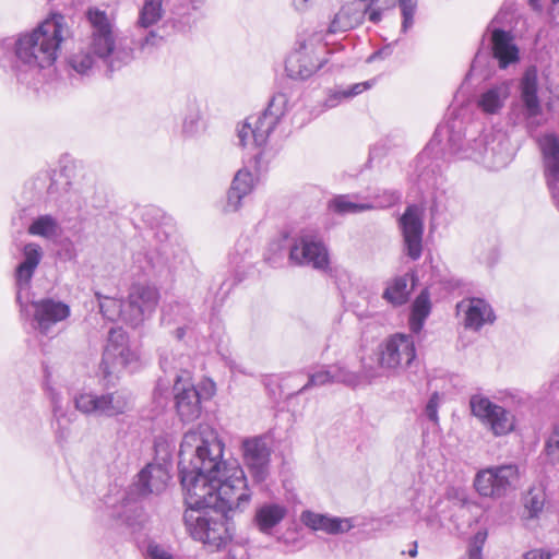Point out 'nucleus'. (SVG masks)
<instances>
[{
    "label": "nucleus",
    "instance_id": "f257e3e1",
    "mask_svg": "<svg viewBox=\"0 0 559 559\" xmlns=\"http://www.w3.org/2000/svg\"><path fill=\"white\" fill-rule=\"evenodd\" d=\"M224 444L209 425L185 433L179 449V475L186 510L236 508L243 511L251 490L237 461H223Z\"/></svg>",
    "mask_w": 559,
    "mask_h": 559
},
{
    "label": "nucleus",
    "instance_id": "f03ea898",
    "mask_svg": "<svg viewBox=\"0 0 559 559\" xmlns=\"http://www.w3.org/2000/svg\"><path fill=\"white\" fill-rule=\"evenodd\" d=\"M62 15H53L29 31L0 37V68L21 83H29L52 67L68 29Z\"/></svg>",
    "mask_w": 559,
    "mask_h": 559
},
{
    "label": "nucleus",
    "instance_id": "7ed1b4c3",
    "mask_svg": "<svg viewBox=\"0 0 559 559\" xmlns=\"http://www.w3.org/2000/svg\"><path fill=\"white\" fill-rule=\"evenodd\" d=\"M86 20L91 26L90 41L86 45L92 52L102 60L110 71L120 69L133 59L131 40L118 37L114 23L107 13L97 8H90Z\"/></svg>",
    "mask_w": 559,
    "mask_h": 559
},
{
    "label": "nucleus",
    "instance_id": "20e7f679",
    "mask_svg": "<svg viewBox=\"0 0 559 559\" xmlns=\"http://www.w3.org/2000/svg\"><path fill=\"white\" fill-rule=\"evenodd\" d=\"M235 511L239 510L227 507L186 510L183 522L193 539L202 542L212 550H219L231 539L228 520Z\"/></svg>",
    "mask_w": 559,
    "mask_h": 559
},
{
    "label": "nucleus",
    "instance_id": "39448f33",
    "mask_svg": "<svg viewBox=\"0 0 559 559\" xmlns=\"http://www.w3.org/2000/svg\"><path fill=\"white\" fill-rule=\"evenodd\" d=\"M72 400L75 411L90 417L112 418L127 414L133 407L131 393L124 389L103 393L81 391Z\"/></svg>",
    "mask_w": 559,
    "mask_h": 559
},
{
    "label": "nucleus",
    "instance_id": "423d86ee",
    "mask_svg": "<svg viewBox=\"0 0 559 559\" xmlns=\"http://www.w3.org/2000/svg\"><path fill=\"white\" fill-rule=\"evenodd\" d=\"M288 104L285 93L275 94L266 109L260 115L250 116L238 129V139L241 146H247L250 141L257 147L264 145L284 116Z\"/></svg>",
    "mask_w": 559,
    "mask_h": 559
},
{
    "label": "nucleus",
    "instance_id": "0eeeda50",
    "mask_svg": "<svg viewBox=\"0 0 559 559\" xmlns=\"http://www.w3.org/2000/svg\"><path fill=\"white\" fill-rule=\"evenodd\" d=\"M476 150L468 155L476 163L485 167L499 170L511 163L515 155V147L510 138L502 131H496L490 134H479L474 139Z\"/></svg>",
    "mask_w": 559,
    "mask_h": 559
},
{
    "label": "nucleus",
    "instance_id": "6e6552de",
    "mask_svg": "<svg viewBox=\"0 0 559 559\" xmlns=\"http://www.w3.org/2000/svg\"><path fill=\"white\" fill-rule=\"evenodd\" d=\"M469 408L495 437L508 436L515 429V415L503 406L493 403L487 396L474 394L469 397Z\"/></svg>",
    "mask_w": 559,
    "mask_h": 559
},
{
    "label": "nucleus",
    "instance_id": "1a4fd4ad",
    "mask_svg": "<svg viewBox=\"0 0 559 559\" xmlns=\"http://www.w3.org/2000/svg\"><path fill=\"white\" fill-rule=\"evenodd\" d=\"M519 479V466L513 463L491 466L477 472L474 479L476 491L486 498H501Z\"/></svg>",
    "mask_w": 559,
    "mask_h": 559
},
{
    "label": "nucleus",
    "instance_id": "9d476101",
    "mask_svg": "<svg viewBox=\"0 0 559 559\" xmlns=\"http://www.w3.org/2000/svg\"><path fill=\"white\" fill-rule=\"evenodd\" d=\"M378 366L395 370L408 367L416 358V347L412 335L395 333L377 347Z\"/></svg>",
    "mask_w": 559,
    "mask_h": 559
},
{
    "label": "nucleus",
    "instance_id": "9b49d317",
    "mask_svg": "<svg viewBox=\"0 0 559 559\" xmlns=\"http://www.w3.org/2000/svg\"><path fill=\"white\" fill-rule=\"evenodd\" d=\"M136 360L138 354L130 348L127 333L121 328H111L100 362L104 377H110Z\"/></svg>",
    "mask_w": 559,
    "mask_h": 559
},
{
    "label": "nucleus",
    "instance_id": "f8f14e48",
    "mask_svg": "<svg viewBox=\"0 0 559 559\" xmlns=\"http://www.w3.org/2000/svg\"><path fill=\"white\" fill-rule=\"evenodd\" d=\"M466 133L467 128L463 120L459 118L449 119L444 124L438 126L428 147L420 154V160L428 154V150L432 148L436 142L440 143L444 136H447L445 147L451 155L461 159H472L468 153L476 150L477 145L474 144L476 136H472V133L468 132L469 138L466 139Z\"/></svg>",
    "mask_w": 559,
    "mask_h": 559
},
{
    "label": "nucleus",
    "instance_id": "ddd939ff",
    "mask_svg": "<svg viewBox=\"0 0 559 559\" xmlns=\"http://www.w3.org/2000/svg\"><path fill=\"white\" fill-rule=\"evenodd\" d=\"M289 261L295 265H307L318 271L330 267L329 250L320 237L312 234H301L289 249Z\"/></svg>",
    "mask_w": 559,
    "mask_h": 559
},
{
    "label": "nucleus",
    "instance_id": "4468645a",
    "mask_svg": "<svg viewBox=\"0 0 559 559\" xmlns=\"http://www.w3.org/2000/svg\"><path fill=\"white\" fill-rule=\"evenodd\" d=\"M159 300L155 286L133 284L124 299V322L132 328L139 326L154 313Z\"/></svg>",
    "mask_w": 559,
    "mask_h": 559
},
{
    "label": "nucleus",
    "instance_id": "2eb2a0df",
    "mask_svg": "<svg viewBox=\"0 0 559 559\" xmlns=\"http://www.w3.org/2000/svg\"><path fill=\"white\" fill-rule=\"evenodd\" d=\"M313 38L298 37L294 50L285 61L287 75L294 80H307L329 62L328 59L316 58Z\"/></svg>",
    "mask_w": 559,
    "mask_h": 559
},
{
    "label": "nucleus",
    "instance_id": "dca6fc26",
    "mask_svg": "<svg viewBox=\"0 0 559 559\" xmlns=\"http://www.w3.org/2000/svg\"><path fill=\"white\" fill-rule=\"evenodd\" d=\"M175 408L183 423L198 419L202 413V396L192 383L189 372L176 374L173 386Z\"/></svg>",
    "mask_w": 559,
    "mask_h": 559
},
{
    "label": "nucleus",
    "instance_id": "f3484780",
    "mask_svg": "<svg viewBox=\"0 0 559 559\" xmlns=\"http://www.w3.org/2000/svg\"><path fill=\"white\" fill-rule=\"evenodd\" d=\"M34 309L32 326L44 336L52 337L56 335L58 323L70 317V307L52 298H43L32 302Z\"/></svg>",
    "mask_w": 559,
    "mask_h": 559
},
{
    "label": "nucleus",
    "instance_id": "a211bd4d",
    "mask_svg": "<svg viewBox=\"0 0 559 559\" xmlns=\"http://www.w3.org/2000/svg\"><path fill=\"white\" fill-rule=\"evenodd\" d=\"M544 168V178L551 200L559 211V138L555 133H546L537 139Z\"/></svg>",
    "mask_w": 559,
    "mask_h": 559
},
{
    "label": "nucleus",
    "instance_id": "6ab92c4d",
    "mask_svg": "<svg viewBox=\"0 0 559 559\" xmlns=\"http://www.w3.org/2000/svg\"><path fill=\"white\" fill-rule=\"evenodd\" d=\"M243 464L255 484L270 475L271 449L264 437L247 438L241 443Z\"/></svg>",
    "mask_w": 559,
    "mask_h": 559
},
{
    "label": "nucleus",
    "instance_id": "aec40b11",
    "mask_svg": "<svg viewBox=\"0 0 559 559\" xmlns=\"http://www.w3.org/2000/svg\"><path fill=\"white\" fill-rule=\"evenodd\" d=\"M406 255L417 261L423 252L424 219L423 211L416 204L408 205L399 218Z\"/></svg>",
    "mask_w": 559,
    "mask_h": 559
},
{
    "label": "nucleus",
    "instance_id": "412c9836",
    "mask_svg": "<svg viewBox=\"0 0 559 559\" xmlns=\"http://www.w3.org/2000/svg\"><path fill=\"white\" fill-rule=\"evenodd\" d=\"M170 479V475L165 463H148L138 474V480L130 486L129 490L141 498L150 495H159Z\"/></svg>",
    "mask_w": 559,
    "mask_h": 559
},
{
    "label": "nucleus",
    "instance_id": "4be33fe9",
    "mask_svg": "<svg viewBox=\"0 0 559 559\" xmlns=\"http://www.w3.org/2000/svg\"><path fill=\"white\" fill-rule=\"evenodd\" d=\"M334 381L352 389L360 385L370 384L378 376L377 369L368 364L364 357H360L359 370H350L344 361H337L332 365Z\"/></svg>",
    "mask_w": 559,
    "mask_h": 559
},
{
    "label": "nucleus",
    "instance_id": "5701e85b",
    "mask_svg": "<svg viewBox=\"0 0 559 559\" xmlns=\"http://www.w3.org/2000/svg\"><path fill=\"white\" fill-rule=\"evenodd\" d=\"M48 395L52 411L51 427L56 439L59 442H66L71 435L70 425L75 420L76 415L69 409L68 404L63 402L62 395L59 392L49 388Z\"/></svg>",
    "mask_w": 559,
    "mask_h": 559
},
{
    "label": "nucleus",
    "instance_id": "b1692460",
    "mask_svg": "<svg viewBox=\"0 0 559 559\" xmlns=\"http://www.w3.org/2000/svg\"><path fill=\"white\" fill-rule=\"evenodd\" d=\"M300 521L312 531H322L330 535L344 534L354 527L353 519L350 518L331 516L310 510L301 512Z\"/></svg>",
    "mask_w": 559,
    "mask_h": 559
},
{
    "label": "nucleus",
    "instance_id": "393cba45",
    "mask_svg": "<svg viewBox=\"0 0 559 559\" xmlns=\"http://www.w3.org/2000/svg\"><path fill=\"white\" fill-rule=\"evenodd\" d=\"M492 57L498 61L500 69H507L520 59V51L514 43L511 32L493 28L490 34Z\"/></svg>",
    "mask_w": 559,
    "mask_h": 559
},
{
    "label": "nucleus",
    "instance_id": "a878e982",
    "mask_svg": "<svg viewBox=\"0 0 559 559\" xmlns=\"http://www.w3.org/2000/svg\"><path fill=\"white\" fill-rule=\"evenodd\" d=\"M457 311L464 312V325L467 329L478 331L486 323H492L496 319L490 305L481 298H471L457 304Z\"/></svg>",
    "mask_w": 559,
    "mask_h": 559
},
{
    "label": "nucleus",
    "instance_id": "bb28decb",
    "mask_svg": "<svg viewBox=\"0 0 559 559\" xmlns=\"http://www.w3.org/2000/svg\"><path fill=\"white\" fill-rule=\"evenodd\" d=\"M22 255L23 259L14 271L15 285L19 290L29 288L32 278L43 259L44 252L39 245L28 242L24 245Z\"/></svg>",
    "mask_w": 559,
    "mask_h": 559
},
{
    "label": "nucleus",
    "instance_id": "cd10ccee",
    "mask_svg": "<svg viewBox=\"0 0 559 559\" xmlns=\"http://www.w3.org/2000/svg\"><path fill=\"white\" fill-rule=\"evenodd\" d=\"M66 192L69 194V201H71L70 207H67L66 211L81 218L90 216L93 210L103 209L106 203L104 195L93 187L81 192L69 190H66Z\"/></svg>",
    "mask_w": 559,
    "mask_h": 559
},
{
    "label": "nucleus",
    "instance_id": "c85d7f7f",
    "mask_svg": "<svg viewBox=\"0 0 559 559\" xmlns=\"http://www.w3.org/2000/svg\"><path fill=\"white\" fill-rule=\"evenodd\" d=\"M286 506L277 502H264L255 508L253 524L263 534L270 535L287 515Z\"/></svg>",
    "mask_w": 559,
    "mask_h": 559
},
{
    "label": "nucleus",
    "instance_id": "c756f323",
    "mask_svg": "<svg viewBox=\"0 0 559 559\" xmlns=\"http://www.w3.org/2000/svg\"><path fill=\"white\" fill-rule=\"evenodd\" d=\"M142 499L133 490H128L118 513L120 520L134 532L140 530L147 521Z\"/></svg>",
    "mask_w": 559,
    "mask_h": 559
},
{
    "label": "nucleus",
    "instance_id": "7c9ffc66",
    "mask_svg": "<svg viewBox=\"0 0 559 559\" xmlns=\"http://www.w3.org/2000/svg\"><path fill=\"white\" fill-rule=\"evenodd\" d=\"M511 93V84L502 81L486 88L478 97V108L487 115L498 114Z\"/></svg>",
    "mask_w": 559,
    "mask_h": 559
},
{
    "label": "nucleus",
    "instance_id": "2f4dec72",
    "mask_svg": "<svg viewBox=\"0 0 559 559\" xmlns=\"http://www.w3.org/2000/svg\"><path fill=\"white\" fill-rule=\"evenodd\" d=\"M252 188L253 177L251 173L246 169L238 170L227 192L225 212L238 211L241 206V200L252 191Z\"/></svg>",
    "mask_w": 559,
    "mask_h": 559
},
{
    "label": "nucleus",
    "instance_id": "473e14b6",
    "mask_svg": "<svg viewBox=\"0 0 559 559\" xmlns=\"http://www.w3.org/2000/svg\"><path fill=\"white\" fill-rule=\"evenodd\" d=\"M537 92L538 82L536 73L527 71L521 81V100L526 119L535 118L542 114V105Z\"/></svg>",
    "mask_w": 559,
    "mask_h": 559
},
{
    "label": "nucleus",
    "instance_id": "72a5a7b5",
    "mask_svg": "<svg viewBox=\"0 0 559 559\" xmlns=\"http://www.w3.org/2000/svg\"><path fill=\"white\" fill-rule=\"evenodd\" d=\"M206 0H180L178 4H175L170 12L171 16L169 23L177 32H187L191 28L192 21L190 10H200Z\"/></svg>",
    "mask_w": 559,
    "mask_h": 559
},
{
    "label": "nucleus",
    "instance_id": "f704fd0d",
    "mask_svg": "<svg viewBox=\"0 0 559 559\" xmlns=\"http://www.w3.org/2000/svg\"><path fill=\"white\" fill-rule=\"evenodd\" d=\"M415 281V274H404L395 277L384 289L383 299L393 306H402L407 302L412 288L408 289V282Z\"/></svg>",
    "mask_w": 559,
    "mask_h": 559
},
{
    "label": "nucleus",
    "instance_id": "c9c22d12",
    "mask_svg": "<svg viewBox=\"0 0 559 559\" xmlns=\"http://www.w3.org/2000/svg\"><path fill=\"white\" fill-rule=\"evenodd\" d=\"M97 60H99L87 46L81 47L72 52L68 59V66L71 70L81 76H88L93 73Z\"/></svg>",
    "mask_w": 559,
    "mask_h": 559
},
{
    "label": "nucleus",
    "instance_id": "e433bc0d",
    "mask_svg": "<svg viewBox=\"0 0 559 559\" xmlns=\"http://www.w3.org/2000/svg\"><path fill=\"white\" fill-rule=\"evenodd\" d=\"M431 311V304L429 293L427 289L420 292V294L414 300L411 318L409 329L413 333H419L425 324Z\"/></svg>",
    "mask_w": 559,
    "mask_h": 559
},
{
    "label": "nucleus",
    "instance_id": "4c0bfd02",
    "mask_svg": "<svg viewBox=\"0 0 559 559\" xmlns=\"http://www.w3.org/2000/svg\"><path fill=\"white\" fill-rule=\"evenodd\" d=\"M376 206L371 203H357L350 200L348 194H340L332 198L328 203V209L337 215L356 214L369 210H373Z\"/></svg>",
    "mask_w": 559,
    "mask_h": 559
},
{
    "label": "nucleus",
    "instance_id": "58836bf2",
    "mask_svg": "<svg viewBox=\"0 0 559 559\" xmlns=\"http://www.w3.org/2000/svg\"><path fill=\"white\" fill-rule=\"evenodd\" d=\"M163 0H145L136 21L138 27L148 28L155 25L163 16Z\"/></svg>",
    "mask_w": 559,
    "mask_h": 559
},
{
    "label": "nucleus",
    "instance_id": "ea45409f",
    "mask_svg": "<svg viewBox=\"0 0 559 559\" xmlns=\"http://www.w3.org/2000/svg\"><path fill=\"white\" fill-rule=\"evenodd\" d=\"M59 225L55 217L51 215H40L33 221L28 227V233L34 236H40L44 238H52L57 235Z\"/></svg>",
    "mask_w": 559,
    "mask_h": 559
},
{
    "label": "nucleus",
    "instance_id": "a19ab883",
    "mask_svg": "<svg viewBox=\"0 0 559 559\" xmlns=\"http://www.w3.org/2000/svg\"><path fill=\"white\" fill-rule=\"evenodd\" d=\"M386 7H394L399 3L402 14L401 32L406 34L414 25V15L418 0H382Z\"/></svg>",
    "mask_w": 559,
    "mask_h": 559
},
{
    "label": "nucleus",
    "instance_id": "79ce46f5",
    "mask_svg": "<svg viewBox=\"0 0 559 559\" xmlns=\"http://www.w3.org/2000/svg\"><path fill=\"white\" fill-rule=\"evenodd\" d=\"M333 383H335V381L332 365H322L319 369L309 373L307 383L298 391V393H305L313 386H323Z\"/></svg>",
    "mask_w": 559,
    "mask_h": 559
},
{
    "label": "nucleus",
    "instance_id": "37998d69",
    "mask_svg": "<svg viewBox=\"0 0 559 559\" xmlns=\"http://www.w3.org/2000/svg\"><path fill=\"white\" fill-rule=\"evenodd\" d=\"M99 300V310L102 314L109 321L120 318L124 322V300L103 297L97 295Z\"/></svg>",
    "mask_w": 559,
    "mask_h": 559
},
{
    "label": "nucleus",
    "instance_id": "c03bdc74",
    "mask_svg": "<svg viewBox=\"0 0 559 559\" xmlns=\"http://www.w3.org/2000/svg\"><path fill=\"white\" fill-rule=\"evenodd\" d=\"M546 501V495L542 489L533 488L524 497L526 518L534 519L542 513Z\"/></svg>",
    "mask_w": 559,
    "mask_h": 559
},
{
    "label": "nucleus",
    "instance_id": "a18cd8bd",
    "mask_svg": "<svg viewBox=\"0 0 559 559\" xmlns=\"http://www.w3.org/2000/svg\"><path fill=\"white\" fill-rule=\"evenodd\" d=\"M201 112L199 105L193 100L188 104L183 117L182 132L188 136L195 135L200 130Z\"/></svg>",
    "mask_w": 559,
    "mask_h": 559
},
{
    "label": "nucleus",
    "instance_id": "49530a36",
    "mask_svg": "<svg viewBox=\"0 0 559 559\" xmlns=\"http://www.w3.org/2000/svg\"><path fill=\"white\" fill-rule=\"evenodd\" d=\"M179 318L187 321L191 320V309L188 305L176 301L174 304H169L166 308L163 309L164 322H180Z\"/></svg>",
    "mask_w": 559,
    "mask_h": 559
},
{
    "label": "nucleus",
    "instance_id": "de8ad7c7",
    "mask_svg": "<svg viewBox=\"0 0 559 559\" xmlns=\"http://www.w3.org/2000/svg\"><path fill=\"white\" fill-rule=\"evenodd\" d=\"M155 267V262L151 253L138 251L132 255V269L135 275L148 274Z\"/></svg>",
    "mask_w": 559,
    "mask_h": 559
},
{
    "label": "nucleus",
    "instance_id": "09e8293b",
    "mask_svg": "<svg viewBox=\"0 0 559 559\" xmlns=\"http://www.w3.org/2000/svg\"><path fill=\"white\" fill-rule=\"evenodd\" d=\"M353 27V24L344 10H341L335 14L333 21L330 23L328 33L336 34L338 32H345Z\"/></svg>",
    "mask_w": 559,
    "mask_h": 559
},
{
    "label": "nucleus",
    "instance_id": "8fccbe9b",
    "mask_svg": "<svg viewBox=\"0 0 559 559\" xmlns=\"http://www.w3.org/2000/svg\"><path fill=\"white\" fill-rule=\"evenodd\" d=\"M440 404V395L438 392H433L424 409V415L427 417L428 420L433 423L435 425L439 424V416H438V408Z\"/></svg>",
    "mask_w": 559,
    "mask_h": 559
},
{
    "label": "nucleus",
    "instance_id": "3c124183",
    "mask_svg": "<svg viewBox=\"0 0 559 559\" xmlns=\"http://www.w3.org/2000/svg\"><path fill=\"white\" fill-rule=\"evenodd\" d=\"M45 178L50 180V183L47 188V193L51 199H56L60 191V186L66 189V187L70 186V182L61 175H55L50 177L48 174H45Z\"/></svg>",
    "mask_w": 559,
    "mask_h": 559
},
{
    "label": "nucleus",
    "instance_id": "603ef678",
    "mask_svg": "<svg viewBox=\"0 0 559 559\" xmlns=\"http://www.w3.org/2000/svg\"><path fill=\"white\" fill-rule=\"evenodd\" d=\"M546 452L554 459H559V423L554 427V430L546 442Z\"/></svg>",
    "mask_w": 559,
    "mask_h": 559
},
{
    "label": "nucleus",
    "instance_id": "864d4df0",
    "mask_svg": "<svg viewBox=\"0 0 559 559\" xmlns=\"http://www.w3.org/2000/svg\"><path fill=\"white\" fill-rule=\"evenodd\" d=\"M371 85L372 84L370 81L353 84L346 88H343V97L346 99L353 98L370 88Z\"/></svg>",
    "mask_w": 559,
    "mask_h": 559
},
{
    "label": "nucleus",
    "instance_id": "5fc2aeb1",
    "mask_svg": "<svg viewBox=\"0 0 559 559\" xmlns=\"http://www.w3.org/2000/svg\"><path fill=\"white\" fill-rule=\"evenodd\" d=\"M163 38L158 36L155 32L151 31L147 35L139 40V46L141 50H146L151 47L156 46Z\"/></svg>",
    "mask_w": 559,
    "mask_h": 559
},
{
    "label": "nucleus",
    "instance_id": "6e6d98bb",
    "mask_svg": "<svg viewBox=\"0 0 559 559\" xmlns=\"http://www.w3.org/2000/svg\"><path fill=\"white\" fill-rule=\"evenodd\" d=\"M147 554L150 559H175L170 552L158 545H150Z\"/></svg>",
    "mask_w": 559,
    "mask_h": 559
},
{
    "label": "nucleus",
    "instance_id": "4d7b16f0",
    "mask_svg": "<svg viewBox=\"0 0 559 559\" xmlns=\"http://www.w3.org/2000/svg\"><path fill=\"white\" fill-rule=\"evenodd\" d=\"M343 99V90H333L330 91L328 97L325 98L323 106L328 109L336 107Z\"/></svg>",
    "mask_w": 559,
    "mask_h": 559
},
{
    "label": "nucleus",
    "instance_id": "13d9d810",
    "mask_svg": "<svg viewBox=\"0 0 559 559\" xmlns=\"http://www.w3.org/2000/svg\"><path fill=\"white\" fill-rule=\"evenodd\" d=\"M396 43H397V40H395L392 44H389V45L384 46L383 48L379 49L378 51L373 52L369 57L368 61H372L376 59H384V58L389 57L392 53L393 45H395Z\"/></svg>",
    "mask_w": 559,
    "mask_h": 559
},
{
    "label": "nucleus",
    "instance_id": "bf43d9fd",
    "mask_svg": "<svg viewBox=\"0 0 559 559\" xmlns=\"http://www.w3.org/2000/svg\"><path fill=\"white\" fill-rule=\"evenodd\" d=\"M551 555L549 551L543 549H533L527 551L523 559H550Z\"/></svg>",
    "mask_w": 559,
    "mask_h": 559
},
{
    "label": "nucleus",
    "instance_id": "052dcab7",
    "mask_svg": "<svg viewBox=\"0 0 559 559\" xmlns=\"http://www.w3.org/2000/svg\"><path fill=\"white\" fill-rule=\"evenodd\" d=\"M481 544L478 545L477 540L469 545L466 559H483L481 557Z\"/></svg>",
    "mask_w": 559,
    "mask_h": 559
},
{
    "label": "nucleus",
    "instance_id": "680f3d73",
    "mask_svg": "<svg viewBox=\"0 0 559 559\" xmlns=\"http://www.w3.org/2000/svg\"><path fill=\"white\" fill-rule=\"evenodd\" d=\"M293 1V5L294 8L298 11V12H306L308 11L312 4H313V0H292Z\"/></svg>",
    "mask_w": 559,
    "mask_h": 559
},
{
    "label": "nucleus",
    "instance_id": "e2e57ef3",
    "mask_svg": "<svg viewBox=\"0 0 559 559\" xmlns=\"http://www.w3.org/2000/svg\"><path fill=\"white\" fill-rule=\"evenodd\" d=\"M368 20L372 23H378L381 20V10L372 9L370 11H367Z\"/></svg>",
    "mask_w": 559,
    "mask_h": 559
},
{
    "label": "nucleus",
    "instance_id": "0e129e2a",
    "mask_svg": "<svg viewBox=\"0 0 559 559\" xmlns=\"http://www.w3.org/2000/svg\"><path fill=\"white\" fill-rule=\"evenodd\" d=\"M185 334H186V328L185 326H179V328L176 329V337L178 340H182Z\"/></svg>",
    "mask_w": 559,
    "mask_h": 559
},
{
    "label": "nucleus",
    "instance_id": "69168bd1",
    "mask_svg": "<svg viewBox=\"0 0 559 559\" xmlns=\"http://www.w3.org/2000/svg\"><path fill=\"white\" fill-rule=\"evenodd\" d=\"M408 555L411 557H416L417 556V542H415L413 544V548L408 550Z\"/></svg>",
    "mask_w": 559,
    "mask_h": 559
},
{
    "label": "nucleus",
    "instance_id": "338daca9",
    "mask_svg": "<svg viewBox=\"0 0 559 559\" xmlns=\"http://www.w3.org/2000/svg\"><path fill=\"white\" fill-rule=\"evenodd\" d=\"M396 199H397V197H396L394 193H392V194L390 195L389 204H392L393 202H395V200H396Z\"/></svg>",
    "mask_w": 559,
    "mask_h": 559
},
{
    "label": "nucleus",
    "instance_id": "774afa93",
    "mask_svg": "<svg viewBox=\"0 0 559 559\" xmlns=\"http://www.w3.org/2000/svg\"><path fill=\"white\" fill-rule=\"evenodd\" d=\"M539 0H528L530 4L532 7H536V4L538 3Z\"/></svg>",
    "mask_w": 559,
    "mask_h": 559
}]
</instances>
